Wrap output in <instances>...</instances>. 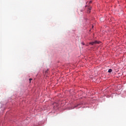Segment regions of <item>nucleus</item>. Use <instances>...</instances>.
I'll return each instance as SVG.
<instances>
[{
  "label": "nucleus",
  "instance_id": "obj_1",
  "mask_svg": "<svg viewBox=\"0 0 126 126\" xmlns=\"http://www.w3.org/2000/svg\"><path fill=\"white\" fill-rule=\"evenodd\" d=\"M100 42H98V41L97 40H95L94 41V42H90V45H92L93 46V45H94V44H99Z\"/></svg>",
  "mask_w": 126,
  "mask_h": 126
},
{
  "label": "nucleus",
  "instance_id": "obj_6",
  "mask_svg": "<svg viewBox=\"0 0 126 126\" xmlns=\"http://www.w3.org/2000/svg\"><path fill=\"white\" fill-rule=\"evenodd\" d=\"M82 11H83V10H81V12H82Z\"/></svg>",
  "mask_w": 126,
  "mask_h": 126
},
{
  "label": "nucleus",
  "instance_id": "obj_2",
  "mask_svg": "<svg viewBox=\"0 0 126 126\" xmlns=\"http://www.w3.org/2000/svg\"><path fill=\"white\" fill-rule=\"evenodd\" d=\"M91 10V7H89L88 9L87 10L88 13H90Z\"/></svg>",
  "mask_w": 126,
  "mask_h": 126
},
{
  "label": "nucleus",
  "instance_id": "obj_5",
  "mask_svg": "<svg viewBox=\"0 0 126 126\" xmlns=\"http://www.w3.org/2000/svg\"><path fill=\"white\" fill-rule=\"evenodd\" d=\"M31 80H32V78L30 79V82H31Z\"/></svg>",
  "mask_w": 126,
  "mask_h": 126
},
{
  "label": "nucleus",
  "instance_id": "obj_4",
  "mask_svg": "<svg viewBox=\"0 0 126 126\" xmlns=\"http://www.w3.org/2000/svg\"><path fill=\"white\" fill-rule=\"evenodd\" d=\"M82 45H85L84 42H82Z\"/></svg>",
  "mask_w": 126,
  "mask_h": 126
},
{
  "label": "nucleus",
  "instance_id": "obj_7",
  "mask_svg": "<svg viewBox=\"0 0 126 126\" xmlns=\"http://www.w3.org/2000/svg\"><path fill=\"white\" fill-rule=\"evenodd\" d=\"M75 107H78V105H77L76 106H75Z\"/></svg>",
  "mask_w": 126,
  "mask_h": 126
},
{
  "label": "nucleus",
  "instance_id": "obj_3",
  "mask_svg": "<svg viewBox=\"0 0 126 126\" xmlns=\"http://www.w3.org/2000/svg\"><path fill=\"white\" fill-rule=\"evenodd\" d=\"M113 71V70L112 69H109L108 71V72L111 73Z\"/></svg>",
  "mask_w": 126,
  "mask_h": 126
}]
</instances>
